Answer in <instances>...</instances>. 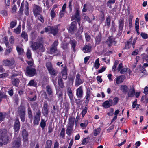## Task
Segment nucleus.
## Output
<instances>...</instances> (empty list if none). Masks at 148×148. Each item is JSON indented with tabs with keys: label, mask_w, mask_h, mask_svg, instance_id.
<instances>
[{
	"label": "nucleus",
	"mask_w": 148,
	"mask_h": 148,
	"mask_svg": "<svg viewBox=\"0 0 148 148\" xmlns=\"http://www.w3.org/2000/svg\"><path fill=\"white\" fill-rule=\"evenodd\" d=\"M8 131L5 129L0 130V145H6L9 142L10 138L7 135Z\"/></svg>",
	"instance_id": "f257e3e1"
},
{
	"label": "nucleus",
	"mask_w": 148,
	"mask_h": 148,
	"mask_svg": "<svg viewBox=\"0 0 148 148\" xmlns=\"http://www.w3.org/2000/svg\"><path fill=\"white\" fill-rule=\"evenodd\" d=\"M20 75V74L18 72L17 73H13L11 76L9 77V78L11 80V82L12 85L16 87H18L20 82L19 78L17 77Z\"/></svg>",
	"instance_id": "f03ea898"
},
{
	"label": "nucleus",
	"mask_w": 148,
	"mask_h": 148,
	"mask_svg": "<svg viewBox=\"0 0 148 148\" xmlns=\"http://www.w3.org/2000/svg\"><path fill=\"white\" fill-rule=\"evenodd\" d=\"M18 112L21 121L24 122L26 118V109L24 105H20L18 108Z\"/></svg>",
	"instance_id": "7ed1b4c3"
},
{
	"label": "nucleus",
	"mask_w": 148,
	"mask_h": 148,
	"mask_svg": "<svg viewBox=\"0 0 148 148\" xmlns=\"http://www.w3.org/2000/svg\"><path fill=\"white\" fill-rule=\"evenodd\" d=\"M26 75L30 77H33L37 75V71L35 68L32 66H27L25 71Z\"/></svg>",
	"instance_id": "20e7f679"
},
{
	"label": "nucleus",
	"mask_w": 148,
	"mask_h": 148,
	"mask_svg": "<svg viewBox=\"0 0 148 148\" xmlns=\"http://www.w3.org/2000/svg\"><path fill=\"white\" fill-rule=\"evenodd\" d=\"M59 44V42L58 40L55 41L52 44L51 46L49 51L51 54H53L56 52H57L56 55H60V51L57 49V46Z\"/></svg>",
	"instance_id": "39448f33"
},
{
	"label": "nucleus",
	"mask_w": 148,
	"mask_h": 148,
	"mask_svg": "<svg viewBox=\"0 0 148 148\" xmlns=\"http://www.w3.org/2000/svg\"><path fill=\"white\" fill-rule=\"evenodd\" d=\"M69 32L71 34H74L77 29V22L76 21L72 22L67 28Z\"/></svg>",
	"instance_id": "423d86ee"
},
{
	"label": "nucleus",
	"mask_w": 148,
	"mask_h": 148,
	"mask_svg": "<svg viewBox=\"0 0 148 148\" xmlns=\"http://www.w3.org/2000/svg\"><path fill=\"white\" fill-rule=\"evenodd\" d=\"M14 135V141L12 142V148H19L21 145V139L20 137L15 138Z\"/></svg>",
	"instance_id": "0eeeda50"
},
{
	"label": "nucleus",
	"mask_w": 148,
	"mask_h": 148,
	"mask_svg": "<svg viewBox=\"0 0 148 148\" xmlns=\"http://www.w3.org/2000/svg\"><path fill=\"white\" fill-rule=\"evenodd\" d=\"M41 112L40 110H38L36 112V114L34 115L33 118V123L34 125H38L40 119Z\"/></svg>",
	"instance_id": "6e6552de"
},
{
	"label": "nucleus",
	"mask_w": 148,
	"mask_h": 148,
	"mask_svg": "<svg viewBox=\"0 0 148 148\" xmlns=\"http://www.w3.org/2000/svg\"><path fill=\"white\" fill-rule=\"evenodd\" d=\"M115 40V38L113 36H109L106 40V43L109 47H110L113 44H116L117 42Z\"/></svg>",
	"instance_id": "1a4fd4ad"
},
{
	"label": "nucleus",
	"mask_w": 148,
	"mask_h": 148,
	"mask_svg": "<svg viewBox=\"0 0 148 148\" xmlns=\"http://www.w3.org/2000/svg\"><path fill=\"white\" fill-rule=\"evenodd\" d=\"M21 126L20 123L18 119L17 118L14 120L13 126V129L15 132L14 135H16V134L18 133L19 131Z\"/></svg>",
	"instance_id": "9d476101"
},
{
	"label": "nucleus",
	"mask_w": 148,
	"mask_h": 148,
	"mask_svg": "<svg viewBox=\"0 0 148 148\" xmlns=\"http://www.w3.org/2000/svg\"><path fill=\"white\" fill-rule=\"evenodd\" d=\"M42 11V8L40 6L35 4L34 5L33 9V12L34 15L35 17L40 15Z\"/></svg>",
	"instance_id": "9b49d317"
},
{
	"label": "nucleus",
	"mask_w": 148,
	"mask_h": 148,
	"mask_svg": "<svg viewBox=\"0 0 148 148\" xmlns=\"http://www.w3.org/2000/svg\"><path fill=\"white\" fill-rule=\"evenodd\" d=\"M42 112L45 117H47L48 116L49 111V105L47 101H45L44 103Z\"/></svg>",
	"instance_id": "f8f14e48"
},
{
	"label": "nucleus",
	"mask_w": 148,
	"mask_h": 148,
	"mask_svg": "<svg viewBox=\"0 0 148 148\" xmlns=\"http://www.w3.org/2000/svg\"><path fill=\"white\" fill-rule=\"evenodd\" d=\"M15 61L14 58L11 59H5L3 60L2 63L4 66L10 67L12 66L14 64Z\"/></svg>",
	"instance_id": "ddd939ff"
},
{
	"label": "nucleus",
	"mask_w": 148,
	"mask_h": 148,
	"mask_svg": "<svg viewBox=\"0 0 148 148\" xmlns=\"http://www.w3.org/2000/svg\"><path fill=\"white\" fill-rule=\"evenodd\" d=\"M39 42L38 47L40 51L43 52L45 51V48L44 47V41L43 38L42 37L39 38L38 40Z\"/></svg>",
	"instance_id": "4468645a"
},
{
	"label": "nucleus",
	"mask_w": 148,
	"mask_h": 148,
	"mask_svg": "<svg viewBox=\"0 0 148 148\" xmlns=\"http://www.w3.org/2000/svg\"><path fill=\"white\" fill-rule=\"evenodd\" d=\"M83 91L82 86H79L76 90V95L78 99H79L83 97Z\"/></svg>",
	"instance_id": "2eb2a0df"
},
{
	"label": "nucleus",
	"mask_w": 148,
	"mask_h": 148,
	"mask_svg": "<svg viewBox=\"0 0 148 148\" xmlns=\"http://www.w3.org/2000/svg\"><path fill=\"white\" fill-rule=\"evenodd\" d=\"M118 31L119 34H122L124 25V19L123 18L120 19L119 20Z\"/></svg>",
	"instance_id": "dca6fc26"
},
{
	"label": "nucleus",
	"mask_w": 148,
	"mask_h": 148,
	"mask_svg": "<svg viewBox=\"0 0 148 148\" xmlns=\"http://www.w3.org/2000/svg\"><path fill=\"white\" fill-rule=\"evenodd\" d=\"M82 50L84 53L90 52L92 51V46L90 43L85 45L83 48Z\"/></svg>",
	"instance_id": "f3484780"
},
{
	"label": "nucleus",
	"mask_w": 148,
	"mask_h": 148,
	"mask_svg": "<svg viewBox=\"0 0 148 148\" xmlns=\"http://www.w3.org/2000/svg\"><path fill=\"white\" fill-rule=\"evenodd\" d=\"M61 73L63 79L64 80H66L67 77V68L66 66L63 67Z\"/></svg>",
	"instance_id": "a211bd4d"
},
{
	"label": "nucleus",
	"mask_w": 148,
	"mask_h": 148,
	"mask_svg": "<svg viewBox=\"0 0 148 148\" xmlns=\"http://www.w3.org/2000/svg\"><path fill=\"white\" fill-rule=\"evenodd\" d=\"M22 134L24 142H27V144L28 143V134L25 129L22 130Z\"/></svg>",
	"instance_id": "6ab92c4d"
},
{
	"label": "nucleus",
	"mask_w": 148,
	"mask_h": 148,
	"mask_svg": "<svg viewBox=\"0 0 148 148\" xmlns=\"http://www.w3.org/2000/svg\"><path fill=\"white\" fill-rule=\"evenodd\" d=\"M135 89L133 86L130 88V92H128L127 95L126 97H132L134 96L135 94Z\"/></svg>",
	"instance_id": "aec40b11"
},
{
	"label": "nucleus",
	"mask_w": 148,
	"mask_h": 148,
	"mask_svg": "<svg viewBox=\"0 0 148 148\" xmlns=\"http://www.w3.org/2000/svg\"><path fill=\"white\" fill-rule=\"evenodd\" d=\"M81 76V75L79 73L77 74L76 76L75 85L77 86H79L83 83L80 79Z\"/></svg>",
	"instance_id": "412c9836"
},
{
	"label": "nucleus",
	"mask_w": 148,
	"mask_h": 148,
	"mask_svg": "<svg viewBox=\"0 0 148 148\" xmlns=\"http://www.w3.org/2000/svg\"><path fill=\"white\" fill-rule=\"evenodd\" d=\"M50 33L52 34L53 36H56L59 32V29L57 26H51Z\"/></svg>",
	"instance_id": "4be33fe9"
},
{
	"label": "nucleus",
	"mask_w": 148,
	"mask_h": 148,
	"mask_svg": "<svg viewBox=\"0 0 148 148\" xmlns=\"http://www.w3.org/2000/svg\"><path fill=\"white\" fill-rule=\"evenodd\" d=\"M45 89L48 95L52 97L53 95V91L51 86L50 85H48L46 86Z\"/></svg>",
	"instance_id": "5701e85b"
},
{
	"label": "nucleus",
	"mask_w": 148,
	"mask_h": 148,
	"mask_svg": "<svg viewBox=\"0 0 148 148\" xmlns=\"http://www.w3.org/2000/svg\"><path fill=\"white\" fill-rule=\"evenodd\" d=\"M67 93L70 99L71 102L72 103L74 102L72 91L71 88H68L67 89Z\"/></svg>",
	"instance_id": "b1692460"
},
{
	"label": "nucleus",
	"mask_w": 148,
	"mask_h": 148,
	"mask_svg": "<svg viewBox=\"0 0 148 148\" xmlns=\"http://www.w3.org/2000/svg\"><path fill=\"white\" fill-rule=\"evenodd\" d=\"M31 44L30 46L31 47L33 50L36 51L38 49L39 42H37L31 41Z\"/></svg>",
	"instance_id": "393cba45"
},
{
	"label": "nucleus",
	"mask_w": 148,
	"mask_h": 148,
	"mask_svg": "<svg viewBox=\"0 0 148 148\" xmlns=\"http://www.w3.org/2000/svg\"><path fill=\"white\" fill-rule=\"evenodd\" d=\"M69 43L71 45V48L74 52L76 51L75 47L77 45V42L75 39L70 40Z\"/></svg>",
	"instance_id": "a878e982"
},
{
	"label": "nucleus",
	"mask_w": 148,
	"mask_h": 148,
	"mask_svg": "<svg viewBox=\"0 0 148 148\" xmlns=\"http://www.w3.org/2000/svg\"><path fill=\"white\" fill-rule=\"evenodd\" d=\"M101 34L100 33H99L95 38L96 45H98L100 43L101 41Z\"/></svg>",
	"instance_id": "bb28decb"
},
{
	"label": "nucleus",
	"mask_w": 148,
	"mask_h": 148,
	"mask_svg": "<svg viewBox=\"0 0 148 148\" xmlns=\"http://www.w3.org/2000/svg\"><path fill=\"white\" fill-rule=\"evenodd\" d=\"M58 85L61 88H63L64 86V82L61 76L58 77Z\"/></svg>",
	"instance_id": "cd10ccee"
},
{
	"label": "nucleus",
	"mask_w": 148,
	"mask_h": 148,
	"mask_svg": "<svg viewBox=\"0 0 148 148\" xmlns=\"http://www.w3.org/2000/svg\"><path fill=\"white\" fill-rule=\"evenodd\" d=\"M27 113L28 117L30 119L31 122L32 123L33 120V114L31 109L29 106L27 109Z\"/></svg>",
	"instance_id": "c85d7f7f"
},
{
	"label": "nucleus",
	"mask_w": 148,
	"mask_h": 148,
	"mask_svg": "<svg viewBox=\"0 0 148 148\" xmlns=\"http://www.w3.org/2000/svg\"><path fill=\"white\" fill-rule=\"evenodd\" d=\"M37 85V82L34 79L31 80L27 84L28 86H33L36 87Z\"/></svg>",
	"instance_id": "c756f323"
},
{
	"label": "nucleus",
	"mask_w": 148,
	"mask_h": 148,
	"mask_svg": "<svg viewBox=\"0 0 148 148\" xmlns=\"http://www.w3.org/2000/svg\"><path fill=\"white\" fill-rule=\"evenodd\" d=\"M68 120V125L73 127L74 125L75 118H73L72 117H70L69 118Z\"/></svg>",
	"instance_id": "7c9ffc66"
},
{
	"label": "nucleus",
	"mask_w": 148,
	"mask_h": 148,
	"mask_svg": "<svg viewBox=\"0 0 148 148\" xmlns=\"http://www.w3.org/2000/svg\"><path fill=\"white\" fill-rule=\"evenodd\" d=\"M120 88L121 90L123 93L127 92L129 90L128 86L125 85H121Z\"/></svg>",
	"instance_id": "2f4dec72"
},
{
	"label": "nucleus",
	"mask_w": 148,
	"mask_h": 148,
	"mask_svg": "<svg viewBox=\"0 0 148 148\" xmlns=\"http://www.w3.org/2000/svg\"><path fill=\"white\" fill-rule=\"evenodd\" d=\"M112 106L108 100H106L103 103L102 106L104 107L105 108H107L110 107Z\"/></svg>",
	"instance_id": "473e14b6"
},
{
	"label": "nucleus",
	"mask_w": 148,
	"mask_h": 148,
	"mask_svg": "<svg viewBox=\"0 0 148 148\" xmlns=\"http://www.w3.org/2000/svg\"><path fill=\"white\" fill-rule=\"evenodd\" d=\"M21 36L24 39L25 41H27L28 40V35L27 33L25 31L22 32Z\"/></svg>",
	"instance_id": "72a5a7b5"
},
{
	"label": "nucleus",
	"mask_w": 148,
	"mask_h": 148,
	"mask_svg": "<svg viewBox=\"0 0 148 148\" xmlns=\"http://www.w3.org/2000/svg\"><path fill=\"white\" fill-rule=\"evenodd\" d=\"M80 11L78 8H76V12L74 15L75 18L76 20H77L78 19H80Z\"/></svg>",
	"instance_id": "f704fd0d"
},
{
	"label": "nucleus",
	"mask_w": 148,
	"mask_h": 148,
	"mask_svg": "<svg viewBox=\"0 0 148 148\" xmlns=\"http://www.w3.org/2000/svg\"><path fill=\"white\" fill-rule=\"evenodd\" d=\"M73 127L67 126V129L66 130V133L68 135H70L72 133V131L73 130Z\"/></svg>",
	"instance_id": "c9c22d12"
},
{
	"label": "nucleus",
	"mask_w": 148,
	"mask_h": 148,
	"mask_svg": "<svg viewBox=\"0 0 148 148\" xmlns=\"http://www.w3.org/2000/svg\"><path fill=\"white\" fill-rule=\"evenodd\" d=\"M133 18V16L131 14L128 17V23H129V27L130 28H131L132 27V20Z\"/></svg>",
	"instance_id": "e433bc0d"
},
{
	"label": "nucleus",
	"mask_w": 148,
	"mask_h": 148,
	"mask_svg": "<svg viewBox=\"0 0 148 148\" xmlns=\"http://www.w3.org/2000/svg\"><path fill=\"white\" fill-rule=\"evenodd\" d=\"M16 49L19 55H23L24 53V51L22 48L17 46L16 47Z\"/></svg>",
	"instance_id": "4c0bfd02"
},
{
	"label": "nucleus",
	"mask_w": 148,
	"mask_h": 148,
	"mask_svg": "<svg viewBox=\"0 0 148 148\" xmlns=\"http://www.w3.org/2000/svg\"><path fill=\"white\" fill-rule=\"evenodd\" d=\"M52 141L50 140H47L46 142L45 145V148H51L52 145Z\"/></svg>",
	"instance_id": "58836bf2"
},
{
	"label": "nucleus",
	"mask_w": 148,
	"mask_h": 148,
	"mask_svg": "<svg viewBox=\"0 0 148 148\" xmlns=\"http://www.w3.org/2000/svg\"><path fill=\"white\" fill-rule=\"evenodd\" d=\"M88 108L86 106H85L84 108L82 110V112L80 113V114L82 115V117H84L85 114L87 113Z\"/></svg>",
	"instance_id": "ea45409f"
},
{
	"label": "nucleus",
	"mask_w": 148,
	"mask_h": 148,
	"mask_svg": "<svg viewBox=\"0 0 148 148\" xmlns=\"http://www.w3.org/2000/svg\"><path fill=\"white\" fill-rule=\"evenodd\" d=\"M141 101L143 103L147 104L148 103V97H147L146 96L144 95L142 97Z\"/></svg>",
	"instance_id": "a19ab883"
},
{
	"label": "nucleus",
	"mask_w": 148,
	"mask_h": 148,
	"mask_svg": "<svg viewBox=\"0 0 148 148\" xmlns=\"http://www.w3.org/2000/svg\"><path fill=\"white\" fill-rule=\"evenodd\" d=\"M21 25H19L16 28L14 29V33L17 34H20L21 31Z\"/></svg>",
	"instance_id": "79ce46f5"
},
{
	"label": "nucleus",
	"mask_w": 148,
	"mask_h": 148,
	"mask_svg": "<svg viewBox=\"0 0 148 148\" xmlns=\"http://www.w3.org/2000/svg\"><path fill=\"white\" fill-rule=\"evenodd\" d=\"M100 65L99 59L98 58L96 60L94 64V66L96 69H97L99 68Z\"/></svg>",
	"instance_id": "37998d69"
},
{
	"label": "nucleus",
	"mask_w": 148,
	"mask_h": 148,
	"mask_svg": "<svg viewBox=\"0 0 148 148\" xmlns=\"http://www.w3.org/2000/svg\"><path fill=\"white\" fill-rule=\"evenodd\" d=\"M115 1L116 0H109L106 3L107 6L109 8H112V3L114 4L115 3Z\"/></svg>",
	"instance_id": "c03bdc74"
},
{
	"label": "nucleus",
	"mask_w": 148,
	"mask_h": 148,
	"mask_svg": "<svg viewBox=\"0 0 148 148\" xmlns=\"http://www.w3.org/2000/svg\"><path fill=\"white\" fill-rule=\"evenodd\" d=\"M46 125V121L43 119H42L40 123V126L41 128L43 130L44 129Z\"/></svg>",
	"instance_id": "a18cd8bd"
},
{
	"label": "nucleus",
	"mask_w": 148,
	"mask_h": 148,
	"mask_svg": "<svg viewBox=\"0 0 148 148\" xmlns=\"http://www.w3.org/2000/svg\"><path fill=\"white\" fill-rule=\"evenodd\" d=\"M92 90V88L91 87H88L86 90V95L91 96L92 92L91 90Z\"/></svg>",
	"instance_id": "49530a36"
},
{
	"label": "nucleus",
	"mask_w": 148,
	"mask_h": 148,
	"mask_svg": "<svg viewBox=\"0 0 148 148\" xmlns=\"http://www.w3.org/2000/svg\"><path fill=\"white\" fill-rule=\"evenodd\" d=\"M50 15L51 19L54 18L56 16V14L54 11V8L52 9L50 13Z\"/></svg>",
	"instance_id": "de8ad7c7"
},
{
	"label": "nucleus",
	"mask_w": 148,
	"mask_h": 148,
	"mask_svg": "<svg viewBox=\"0 0 148 148\" xmlns=\"http://www.w3.org/2000/svg\"><path fill=\"white\" fill-rule=\"evenodd\" d=\"M83 32V27L81 26L80 27L77 31V32L76 33L75 35L77 36H79Z\"/></svg>",
	"instance_id": "09e8293b"
},
{
	"label": "nucleus",
	"mask_w": 148,
	"mask_h": 148,
	"mask_svg": "<svg viewBox=\"0 0 148 148\" xmlns=\"http://www.w3.org/2000/svg\"><path fill=\"white\" fill-rule=\"evenodd\" d=\"M65 129L64 128H63L62 129L61 131L60 136L63 138H64L65 136Z\"/></svg>",
	"instance_id": "8fccbe9b"
},
{
	"label": "nucleus",
	"mask_w": 148,
	"mask_h": 148,
	"mask_svg": "<svg viewBox=\"0 0 148 148\" xmlns=\"http://www.w3.org/2000/svg\"><path fill=\"white\" fill-rule=\"evenodd\" d=\"M90 96H88V95H85V100L84 101L85 103V105L86 106H87L89 103L90 99Z\"/></svg>",
	"instance_id": "3c124183"
},
{
	"label": "nucleus",
	"mask_w": 148,
	"mask_h": 148,
	"mask_svg": "<svg viewBox=\"0 0 148 148\" xmlns=\"http://www.w3.org/2000/svg\"><path fill=\"white\" fill-rule=\"evenodd\" d=\"M31 106L33 110L34 111L37 109L38 107V104L36 102H34L31 105Z\"/></svg>",
	"instance_id": "603ef678"
},
{
	"label": "nucleus",
	"mask_w": 148,
	"mask_h": 148,
	"mask_svg": "<svg viewBox=\"0 0 148 148\" xmlns=\"http://www.w3.org/2000/svg\"><path fill=\"white\" fill-rule=\"evenodd\" d=\"M46 4L48 9L53 5L50 0H47L46 1Z\"/></svg>",
	"instance_id": "864d4df0"
},
{
	"label": "nucleus",
	"mask_w": 148,
	"mask_h": 148,
	"mask_svg": "<svg viewBox=\"0 0 148 148\" xmlns=\"http://www.w3.org/2000/svg\"><path fill=\"white\" fill-rule=\"evenodd\" d=\"M48 71L50 74L51 75H54L57 74L56 72L53 68L49 69Z\"/></svg>",
	"instance_id": "5fc2aeb1"
},
{
	"label": "nucleus",
	"mask_w": 148,
	"mask_h": 148,
	"mask_svg": "<svg viewBox=\"0 0 148 148\" xmlns=\"http://www.w3.org/2000/svg\"><path fill=\"white\" fill-rule=\"evenodd\" d=\"M17 24V21L15 20L14 21H11L10 24V26L11 29L14 28Z\"/></svg>",
	"instance_id": "6e6d98bb"
},
{
	"label": "nucleus",
	"mask_w": 148,
	"mask_h": 148,
	"mask_svg": "<svg viewBox=\"0 0 148 148\" xmlns=\"http://www.w3.org/2000/svg\"><path fill=\"white\" fill-rule=\"evenodd\" d=\"M123 76L122 75H121L120 76H118L116 79V82L117 84H118L119 83V81L120 83H121L123 82V79L122 80L121 79V77Z\"/></svg>",
	"instance_id": "4d7b16f0"
},
{
	"label": "nucleus",
	"mask_w": 148,
	"mask_h": 148,
	"mask_svg": "<svg viewBox=\"0 0 148 148\" xmlns=\"http://www.w3.org/2000/svg\"><path fill=\"white\" fill-rule=\"evenodd\" d=\"M100 132V129L99 128H97L94 131L93 133V135L94 136H96L97 135H98Z\"/></svg>",
	"instance_id": "13d9d810"
},
{
	"label": "nucleus",
	"mask_w": 148,
	"mask_h": 148,
	"mask_svg": "<svg viewBox=\"0 0 148 148\" xmlns=\"http://www.w3.org/2000/svg\"><path fill=\"white\" fill-rule=\"evenodd\" d=\"M69 43H63L62 44V46L61 47L64 50H66L68 49V45Z\"/></svg>",
	"instance_id": "bf43d9fd"
},
{
	"label": "nucleus",
	"mask_w": 148,
	"mask_h": 148,
	"mask_svg": "<svg viewBox=\"0 0 148 148\" xmlns=\"http://www.w3.org/2000/svg\"><path fill=\"white\" fill-rule=\"evenodd\" d=\"M46 66L48 70L53 68L51 62H48L46 63Z\"/></svg>",
	"instance_id": "052dcab7"
},
{
	"label": "nucleus",
	"mask_w": 148,
	"mask_h": 148,
	"mask_svg": "<svg viewBox=\"0 0 148 148\" xmlns=\"http://www.w3.org/2000/svg\"><path fill=\"white\" fill-rule=\"evenodd\" d=\"M8 48V49L5 50L4 53L5 55H9L12 51V48L11 47Z\"/></svg>",
	"instance_id": "680f3d73"
},
{
	"label": "nucleus",
	"mask_w": 148,
	"mask_h": 148,
	"mask_svg": "<svg viewBox=\"0 0 148 148\" xmlns=\"http://www.w3.org/2000/svg\"><path fill=\"white\" fill-rule=\"evenodd\" d=\"M135 25V29H138V28H139V19L138 18H136V19Z\"/></svg>",
	"instance_id": "e2e57ef3"
},
{
	"label": "nucleus",
	"mask_w": 148,
	"mask_h": 148,
	"mask_svg": "<svg viewBox=\"0 0 148 148\" xmlns=\"http://www.w3.org/2000/svg\"><path fill=\"white\" fill-rule=\"evenodd\" d=\"M111 19L110 16L107 17L106 19V23L107 26H110V25Z\"/></svg>",
	"instance_id": "0e129e2a"
},
{
	"label": "nucleus",
	"mask_w": 148,
	"mask_h": 148,
	"mask_svg": "<svg viewBox=\"0 0 148 148\" xmlns=\"http://www.w3.org/2000/svg\"><path fill=\"white\" fill-rule=\"evenodd\" d=\"M89 138H86L84 139L82 142V144L84 145H86L89 142Z\"/></svg>",
	"instance_id": "69168bd1"
},
{
	"label": "nucleus",
	"mask_w": 148,
	"mask_h": 148,
	"mask_svg": "<svg viewBox=\"0 0 148 148\" xmlns=\"http://www.w3.org/2000/svg\"><path fill=\"white\" fill-rule=\"evenodd\" d=\"M131 44H132L129 43V42H127L125 44V46L124 47L123 49H129L131 47Z\"/></svg>",
	"instance_id": "338daca9"
},
{
	"label": "nucleus",
	"mask_w": 148,
	"mask_h": 148,
	"mask_svg": "<svg viewBox=\"0 0 148 148\" xmlns=\"http://www.w3.org/2000/svg\"><path fill=\"white\" fill-rule=\"evenodd\" d=\"M26 55L27 58L28 59H29L31 58V53L30 50L28 49L27 50V51L26 52Z\"/></svg>",
	"instance_id": "774afa93"
}]
</instances>
